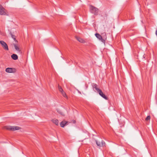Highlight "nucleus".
<instances>
[{
	"label": "nucleus",
	"instance_id": "nucleus-15",
	"mask_svg": "<svg viewBox=\"0 0 157 157\" xmlns=\"http://www.w3.org/2000/svg\"><path fill=\"white\" fill-rule=\"evenodd\" d=\"M63 96L65 98H67V96L66 95V93L64 91H63L61 92Z\"/></svg>",
	"mask_w": 157,
	"mask_h": 157
},
{
	"label": "nucleus",
	"instance_id": "nucleus-2",
	"mask_svg": "<svg viewBox=\"0 0 157 157\" xmlns=\"http://www.w3.org/2000/svg\"><path fill=\"white\" fill-rule=\"evenodd\" d=\"M95 141L98 147H104L106 146L105 142L101 138H100L98 140H95Z\"/></svg>",
	"mask_w": 157,
	"mask_h": 157
},
{
	"label": "nucleus",
	"instance_id": "nucleus-5",
	"mask_svg": "<svg viewBox=\"0 0 157 157\" xmlns=\"http://www.w3.org/2000/svg\"><path fill=\"white\" fill-rule=\"evenodd\" d=\"M5 129L12 131H14L19 130L20 128L18 126H6L5 127Z\"/></svg>",
	"mask_w": 157,
	"mask_h": 157
},
{
	"label": "nucleus",
	"instance_id": "nucleus-3",
	"mask_svg": "<svg viewBox=\"0 0 157 157\" xmlns=\"http://www.w3.org/2000/svg\"><path fill=\"white\" fill-rule=\"evenodd\" d=\"M90 12L94 15H97L98 14V9L94 6L90 5Z\"/></svg>",
	"mask_w": 157,
	"mask_h": 157
},
{
	"label": "nucleus",
	"instance_id": "nucleus-8",
	"mask_svg": "<svg viewBox=\"0 0 157 157\" xmlns=\"http://www.w3.org/2000/svg\"><path fill=\"white\" fill-rule=\"evenodd\" d=\"M6 71L9 73H14L15 72L16 70L14 68L8 67L6 69Z\"/></svg>",
	"mask_w": 157,
	"mask_h": 157
},
{
	"label": "nucleus",
	"instance_id": "nucleus-10",
	"mask_svg": "<svg viewBox=\"0 0 157 157\" xmlns=\"http://www.w3.org/2000/svg\"><path fill=\"white\" fill-rule=\"evenodd\" d=\"M67 123L68 122L65 121H62L60 124V126L62 127H64Z\"/></svg>",
	"mask_w": 157,
	"mask_h": 157
},
{
	"label": "nucleus",
	"instance_id": "nucleus-13",
	"mask_svg": "<svg viewBox=\"0 0 157 157\" xmlns=\"http://www.w3.org/2000/svg\"><path fill=\"white\" fill-rule=\"evenodd\" d=\"M10 34L12 38L16 42H17V41L16 40L15 38V36L13 35L11 32H10Z\"/></svg>",
	"mask_w": 157,
	"mask_h": 157
},
{
	"label": "nucleus",
	"instance_id": "nucleus-7",
	"mask_svg": "<svg viewBox=\"0 0 157 157\" xmlns=\"http://www.w3.org/2000/svg\"><path fill=\"white\" fill-rule=\"evenodd\" d=\"M95 35L96 37L100 40H101L102 43H104L105 42V40L102 38V36L99 34L96 33L95 34Z\"/></svg>",
	"mask_w": 157,
	"mask_h": 157
},
{
	"label": "nucleus",
	"instance_id": "nucleus-18",
	"mask_svg": "<svg viewBox=\"0 0 157 157\" xmlns=\"http://www.w3.org/2000/svg\"><path fill=\"white\" fill-rule=\"evenodd\" d=\"M150 119V116H148L145 119V120L146 121H148V120H149Z\"/></svg>",
	"mask_w": 157,
	"mask_h": 157
},
{
	"label": "nucleus",
	"instance_id": "nucleus-14",
	"mask_svg": "<svg viewBox=\"0 0 157 157\" xmlns=\"http://www.w3.org/2000/svg\"><path fill=\"white\" fill-rule=\"evenodd\" d=\"M77 39L81 43H83L84 42V40L80 38L77 37Z\"/></svg>",
	"mask_w": 157,
	"mask_h": 157
},
{
	"label": "nucleus",
	"instance_id": "nucleus-16",
	"mask_svg": "<svg viewBox=\"0 0 157 157\" xmlns=\"http://www.w3.org/2000/svg\"><path fill=\"white\" fill-rule=\"evenodd\" d=\"M58 88L59 91L60 92H62L63 91V89L61 87V86H59V85H58Z\"/></svg>",
	"mask_w": 157,
	"mask_h": 157
},
{
	"label": "nucleus",
	"instance_id": "nucleus-1",
	"mask_svg": "<svg viewBox=\"0 0 157 157\" xmlns=\"http://www.w3.org/2000/svg\"><path fill=\"white\" fill-rule=\"evenodd\" d=\"M92 86L93 89H95L96 91L99 94L105 99L107 100V97L102 92L101 90L98 88V85L95 83H93Z\"/></svg>",
	"mask_w": 157,
	"mask_h": 157
},
{
	"label": "nucleus",
	"instance_id": "nucleus-11",
	"mask_svg": "<svg viewBox=\"0 0 157 157\" xmlns=\"http://www.w3.org/2000/svg\"><path fill=\"white\" fill-rule=\"evenodd\" d=\"M11 58L13 59L16 60L18 59L17 56L15 54H13L11 56Z\"/></svg>",
	"mask_w": 157,
	"mask_h": 157
},
{
	"label": "nucleus",
	"instance_id": "nucleus-19",
	"mask_svg": "<svg viewBox=\"0 0 157 157\" xmlns=\"http://www.w3.org/2000/svg\"><path fill=\"white\" fill-rule=\"evenodd\" d=\"M102 35H105V36L106 37V33H102L101 34Z\"/></svg>",
	"mask_w": 157,
	"mask_h": 157
},
{
	"label": "nucleus",
	"instance_id": "nucleus-12",
	"mask_svg": "<svg viewBox=\"0 0 157 157\" xmlns=\"http://www.w3.org/2000/svg\"><path fill=\"white\" fill-rule=\"evenodd\" d=\"M52 122L56 124L57 125H58L59 124L58 120L56 119H54L52 120Z\"/></svg>",
	"mask_w": 157,
	"mask_h": 157
},
{
	"label": "nucleus",
	"instance_id": "nucleus-6",
	"mask_svg": "<svg viewBox=\"0 0 157 157\" xmlns=\"http://www.w3.org/2000/svg\"><path fill=\"white\" fill-rule=\"evenodd\" d=\"M0 44L4 50L6 51H8L9 50L8 46L7 44L4 41H0Z\"/></svg>",
	"mask_w": 157,
	"mask_h": 157
},
{
	"label": "nucleus",
	"instance_id": "nucleus-17",
	"mask_svg": "<svg viewBox=\"0 0 157 157\" xmlns=\"http://www.w3.org/2000/svg\"><path fill=\"white\" fill-rule=\"evenodd\" d=\"M58 112L59 113V114L62 116H64L65 115L64 113L60 111H58Z\"/></svg>",
	"mask_w": 157,
	"mask_h": 157
},
{
	"label": "nucleus",
	"instance_id": "nucleus-9",
	"mask_svg": "<svg viewBox=\"0 0 157 157\" xmlns=\"http://www.w3.org/2000/svg\"><path fill=\"white\" fill-rule=\"evenodd\" d=\"M14 48L15 50L20 54L21 53V52L20 48L18 44H13Z\"/></svg>",
	"mask_w": 157,
	"mask_h": 157
},
{
	"label": "nucleus",
	"instance_id": "nucleus-4",
	"mask_svg": "<svg viewBox=\"0 0 157 157\" xmlns=\"http://www.w3.org/2000/svg\"><path fill=\"white\" fill-rule=\"evenodd\" d=\"M0 15H8V12L0 4Z\"/></svg>",
	"mask_w": 157,
	"mask_h": 157
}]
</instances>
